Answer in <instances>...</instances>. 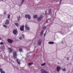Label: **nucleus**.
I'll return each mask as SVG.
<instances>
[{
  "instance_id": "nucleus-1",
  "label": "nucleus",
  "mask_w": 73,
  "mask_h": 73,
  "mask_svg": "<svg viewBox=\"0 0 73 73\" xmlns=\"http://www.w3.org/2000/svg\"><path fill=\"white\" fill-rule=\"evenodd\" d=\"M44 17V16L42 15H41L40 17H37V21L38 22L40 21Z\"/></svg>"
},
{
  "instance_id": "nucleus-2",
  "label": "nucleus",
  "mask_w": 73,
  "mask_h": 73,
  "mask_svg": "<svg viewBox=\"0 0 73 73\" xmlns=\"http://www.w3.org/2000/svg\"><path fill=\"white\" fill-rule=\"evenodd\" d=\"M13 56H14V57L16 58H17V52H13Z\"/></svg>"
},
{
  "instance_id": "nucleus-3",
  "label": "nucleus",
  "mask_w": 73,
  "mask_h": 73,
  "mask_svg": "<svg viewBox=\"0 0 73 73\" xmlns=\"http://www.w3.org/2000/svg\"><path fill=\"white\" fill-rule=\"evenodd\" d=\"M14 35H16L17 34V29H14L13 32Z\"/></svg>"
},
{
  "instance_id": "nucleus-4",
  "label": "nucleus",
  "mask_w": 73,
  "mask_h": 73,
  "mask_svg": "<svg viewBox=\"0 0 73 73\" xmlns=\"http://www.w3.org/2000/svg\"><path fill=\"white\" fill-rule=\"evenodd\" d=\"M7 41L9 43H10V44H12L13 42V40L12 39H8L7 40Z\"/></svg>"
},
{
  "instance_id": "nucleus-5",
  "label": "nucleus",
  "mask_w": 73,
  "mask_h": 73,
  "mask_svg": "<svg viewBox=\"0 0 73 73\" xmlns=\"http://www.w3.org/2000/svg\"><path fill=\"white\" fill-rule=\"evenodd\" d=\"M25 28L27 30V31H30V27L28 26V25L27 24H26L25 25Z\"/></svg>"
},
{
  "instance_id": "nucleus-6",
  "label": "nucleus",
  "mask_w": 73,
  "mask_h": 73,
  "mask_svg": "<svg viewBox=\"0 0 73 73\" xmlns=\"http://www.w3.org/2000/svg\"><path fill=\"white\" fill-rule=\"evenodd\" d=\"M42 42V40H41V39H40L39 40V41H38V45L39 46H40V45H41V44Z\"/></svg>"
},
{
  "instance_id": "nucleus-7",
  "label": "nucleus",
  "mask_w": 73,
  "mask_h": 73,
  "mask_svg": "<svg viewBox=\"0 0 73 73\" xmlns=\"http://www.w3.org/2000/svg\"><path fill=\"white\" fill-rule=\"evenodd\" d=\"M24 25H23L21 27V28H20V29L21 31H24Z\"/></svg>"
},
{
  "instance_id": "nucleus-8",
  "label": "nucleus",
  "mask_w": 73,
  "mask_h": 73,
  "mask_svg": "<svg viewBox=\"0 0 73 73\" xmlns=\"http://www.w3.org/2000/svg\"><path fill=\"white\" fill-rule=\"evenodd\" d=\"M41 72L42 73H48V72L46 71L44 69H42L41 70Z\"/></svg>"
},
{
  "instance_id": "nucleus-9",
  "label": "nucleus",
  "mask_w": 73,
  "mask_h": 73,
  "mask_svg": "<svg viewBox=\"0 0 73 73\" xmlns=\"http://www.w3.org/2000/svg\"><path fill=\"white\" fill-rule=\"evenodd\" d=\"M61 69V67H60V66H58L57 67V68H56V70L57 72H60V70Z\"/></svg>"
},
{
  "instance_id": "nucleus-10",
  "label": "nucleus",
  "mask_w": 73,
  "mask_h": 73,
  "mask_svg": "<svg viewBox=\"0 0 73 73\" xmlns=\"http://www.w3.org/2000/svg\"><path fill=\"white\" fill-rule=\"evenodd\" d=\"M44 32V30H42L40 34V37L42 36V35H43V33Z\"/></svg>"
},
{
  "instance_id": "nucleus-11",
  "label": "nucleus",
  "mask_w": 73,
  "mask_h": 73,
  "mask_svg": "<svg viewBox=\"0 0 73 73\" xmlns=\"http://www.w3.org/2000/svg\"><path fill=\"white\" fill-rule=\"evenodd\" d=\"M0 71L1 73H5V72L4 71H3V69L2 68L0 69Z\"/></svg>"
},
{
  "instance_id": "nucleus-12",
  "label": "nucleus",
  "mask_w": 73,
  "mask_h": 73,
  "mask_svg": "<svg viewBox=\"0 0 73 73\" xmlns=\"http://www.w3.org/2000/svg\"><path fill=\"white\" fill-rule=\"evenodd\" d=\"M9 20H7L5 22V24L8 25V24H9Z\"/></svg>"
},
{
  "instance_id": "nucleus-13",
  "label": "nucleus",
  "mask_w": 73,
  "mask_h": 73,
  "mask_svg": "<svg viewBox=\"0 0 73 73\" xmlns=\"http://www.w3.org/2000/svg\"><path fill=\"white\" fill-rule=\"evenodd\" d=\"M9 51V52H12V49L10 48H8Z\"/></svg>"
},
{
  "instance_id": "nucleus-14",
  "label": "nucleus",
  "mask_w": 73,
  "mask_h": 73,
  "mask_svg": "<svg viewBox=\"0 0 73 73\" xmlns=\"http://www.w3.org/2000/svg\"><path fill=\"white\" fill-rule=\"evenodd\" d=\"M48 44H54V43L53 42H49Z\"/></svg>"
},
{
  "instance_id": "nucleus-15",
  "label": "nucleus",
  "mask_w": 73,
  "mask_h": 73,
  "mask_svg": "<svg viewBox=\"0 0 73 73\" xmlns=\"http://www.w3.org/2000/svg\"><path fill=\"white\" fill-rule=\"evenodd\" d=\"M20 17H21V15H19V16H17V18L18 19L17 21H19V20H20Z\"/></svg>"
},
{
  "instance_id": "nucleus-16",
  "label": "nucleus",
  "mask_w": 73,
  "mask_h": 73,
  "mask_svg": "<svg viewBox=\"0 0 73 73\" xmlns=\"http://www.w3.org/2000/svg\"><path fill=\"white\" fill-rule=\"evenodd\" d=\"M33 17L34 19H37V17H38V16L37 15H35Z\"/></svg>"
},
{
  "instance_id": "nucleus-17",
  "label": "nucleus",
  "mask_w": 73,
  "mask_h": 73,
  "mask_svg": "<svg viewBox=\"0 0 73 73\" xmlns=\"http://www.w3.org/2000/svg\"><path fill=\"white\" fill-rule=\"evenodd\" d=\"M0 48L2 49H4L5 47L4 46V45H3L1 46Z\"/></svg>"
},
{
  "instance_id": "nucleus-18",
  "label": "nucleus",
  "mask_w": 73,
  "mask_h": 73,
  "mask_svg": "<svg viewBox=\"0 0 73 73\" xmlns=\"http://www.w3.org/2000/svg\"><path fill=\"white\" fill-rule=\"evenodd\" d=\"M15 26H16V27H19V24H18L17 23H15Z\"/></svg>"
},
{
  "instance_id": "nucleus-19",
  "label": "nucleus",
  "mask_w": 73,
  "mask_h": 73,
  "mask_svg": "<svg viewBox=\"0 0 73 73\" xmlns=\"http://www.w3.org/2000/svg\"><path fill=\"white\" fill-rule=\"evenodd\" d=\"M51 9H50V10H49V11H48V14H49V15H50V14H51Z\"/></svg>"
},
{
  "instance_id": "nucleus-20",
  "label": "nucleus",
  "mask_w": 73,
  "mask_h": 73,
  "mask_svg": "<svg viewBox=\"0 0 73 73\" xmlns=\"http://www.w3.org/2000/svg\"><path fill=\"white\" fill-rule=\"evenodd\" d=\"M3 26L4 27H5V28L6 29H7V28H8V26L5 25H3Z\"/></svg>"
},
{
  "instance_id": "nucleus-21",
  "label": "nucleus",
  "mask_w": 73,
  "mask_h": 73,
  "mask_svg": "<svg viewBox=\"0 0 73 73\" xmlns=\"http://www.w3.org/2000/svg\"><path fill=\"white\" fill-rule=\"evenodd\" d=\"M45 64H46V63H44L43 64H41V66H44V65H45Z\"/></svg>"
},
{
  "instance_id": "nucleus-22",
  "label": "nucleus",
  "mask_w": 73,
  "mask_h": 73,
  "mask_svg": "<svg viewBox=\"0 0 73 73\" xmlns=\"http://www.w3.org/2000/svg\"><path fill=\"white\" fill-rule=\"evenodd\" d=\"M3 14L4 15H6V14H7V11H4Z\"/></svg>"
},
{
  "instance_id": "nucleus-23",
  "label": "nucleus",
  "mask_w": 73,
  "mask_h": 73,
  "mask_svg": "<svg viewBox=\"0 0 73 73\" xmlns=\"http://www.w3.org/2000/svg\"><path fill=\"white\" fill-rule=\"evenodd\" d=\"M19 39L20 40H22L23 39V38H22V35H21V36L19 38Z\"/></svg>"
},
{
  "instance_id": "nucleus-24",
  "label": "nucleus",
  "mask_w": 73,
  "mask_h": 73,
  "mask_svg": "<svg viewBox=\"0 0 73 73\" xmlns=\"http://www.w3.org/2000/svg\"><path fill=\"white\" fill-rule=\"evenodd\" d=\"M28 19H29V20H30V19H31V16L29 15V16L28 17Z\"/></svg>"
},
{
  "instance_id": "nucleus-25",
  "label": "nucleus",
  "mask_w": 73,
  "mask_h": 73,
  "mask_svg": "<svg viewBox=\"0 0 73 73\" xmlns=\"http://www.w3.org/2000/svg\"><path fill=\"white\" fill-rule=\"evenodd\" d=\"M33 63H29V66H31V65H33Z\"/></svg>"
},
{
  "instance_id": "nucleus-26",
  "label": "nucleus",
  "mask_w": 73,
  "mask_h": 73,
  "mask_svg": "<svg viewBox=\"0 0 73 73\" xmlns=\"http://www.w3.org/2000/svg\"><path fill=\"white\" fill-rule=\"evenodd\" d=\"M62 70L63 71H65V70H66V69H65V68H62Z\"/></svg>"
},
{
  "instance_id": "nucleus-27",
  "label": "nucleus",
  "mask_w": 73,
  "mask_h": 73,
  "mask_svg": "<svg viewBox=\"0 0 73 73\" xmlns=\"http://www.w3.org/2000/svg\"><path fill=\"white\" fill-rule=\"evenodd\" d=\"M29 15H25V17H26L27 18H28V16H29Z\"/></svg>"
},
{
  "instance_id": "nucleus-28",
  "label": "nucleus",
  "mask_w": 73,
  "mask_h": 73,
  "mask_svg": "<svg viewBox=\"0 0 73 73\" xmlns=\"http://www.w3.org/2000/svg\"><path fill=\"white\" fill-rule=\"evenodd\" d=\"M19 51H20V52H21V51H23V49L21 48H20L19 49Z\"/></svg>"
},
{
  "instance_id": "nucleus-29",
  "label": "nucleus",
  "mask_w": 73,
  "mask_h": 73,
  "mask_svg": "<svg viewBox=\"0 0 73 73\" xmlns=\"http://www.w3.org/2000/svg\"><path fill=\"white\" fill-rule=\"evenodd\" d=\"M46 26L44 27H43V30H44V29H46Z\"/></svg>"
},
{
  "instance_id": "nucleus-30",
  "label": "nucleus",
  "mask_w": 73,
  "mask_h": 73,
  "mask_svg": "<svg viewBox=\"0 0 73 73\" xmlns=\"http://www.w3.org/2000/svg\"><path fill=\"white\" fill-rule=\"evenodd\" d=\"M22 37H23V38H24V37H25V35L24 34H23V35H22Z\"/></svg>"
},
{
  "instance_id": "nucleus-31",
  "label": "nucleus",
  "mask_w": 73,
  "mask_h": 73,
  "mask_svg": "<svg viewBox=\"0 0 73 73\" xmlns=\"http://www.w3.org/2000/svg\"><path fill=\"white\" fill-rule=\"evenodd\" d=\"M10 16H11V15H8V19H9L10 18Z\"/></svg>"
},
{
  "instance_id": "nucleus-32",
  "label": "nucleus",
  "mask_w": 73,
  "mask_h": 73,
  "mask_svg": "<svg viewBox=\"0 0 73 73\" xmlns=\"http://www.w3.org/2000/svg\"><path fill=\"white\" fill-rule=\"evenodd\" d=\"M23 3H24V2H23V1H22L21 3V5H23Z\"/></svg>"
},
{
  "instance_id": "nucleus-33",
  "label": "nucleus",
  "mask_w": 73,
  "mask_h": 73,
  "mask_svg": "<svg viewBox=\"0 0 73 73\" xmlns=\"http://www.w3.org/2000/svg\"><path fill=\"white\" fill-rule=\"evenodd\" d=\"M18 64H19V65H20V63L19 62V61H17Z\"/></svg>"
},
{
  "instance_id": "nucleus-34",
  "label": "nucleus",
  "mask_w": 73,
  "mask_h": 73,
  "mask_svg": "<svg viewBox=\"0 0 73 73\" xmlns=\"http://www.w3.org/2000/svg\"><path fill=\"white\" fill-rule=\"evenodd\" d=\"M0 44L1 45H3V44H4V43H3L2 42H1L0 43Z\"/></svg>"
},
{
  "instance_id": "nucleus-35",
  "label": "nucleus",
  "mask_w": 73,
  "mask_h": 73,
  "mask_svg": "<svg viewBox=\"0 0 73 73\" xmlns=\"http://www.w3.org/2000/svg\"><path fill=\"white\" fill-rule=\"evenodd\" d=\"M60 1L59 4H60V3H61V2L62 1V0H58L59 1H60Z\"/></svg>"
},
{
  "instance_id": "nucleus-36",
  "label": "nucleus",
  "mask_w": 73,
  "mask_h": 73,
  "mask_svg": "<svg viewBox=\"0 0 73 73\" xmlns=\"http://www.w3.org/2000/svg\"><path fill=\"white\" fill-rule=\"evenodd\" d=\"M69 57H67V60H69Z\"/></svg>"
},
{
  "instance_id": "nucleus-37",
  "label": "nucleus",
  "mask_w": 73,
  "mask_h": 73,
  "mask_svg": "<svg viewBox=\"0 0 73 73\" xmlns=\"http://www.w3.org/2000/svg\"><path fill=\"white\" fill-rule=\"evenodd\" d=\"M46 35V33H45L44 35V37H45V35Z\"/></svg>"
},
{
  "instance_id": "nucleus-38",
  "label": "nucleus",
  "mask_w": 73,
  "mask_h": 73,
  "mask_svg": "<svg viewBox=\"0 0 73 73\" xmlns=\"http://www.w3.org/2000/svg\"><path fill=\"white\" fill-rule=\"evenodd\" d=\"M61 34L62 35H64V33H61Z\"/></svg>"
},
{
  "instance_id": "nucleus-39",
  "label": "nucleus",
  "mask_w": 73,
  "mask_h": 73,
  "mask_svg": "<svg viewBox=\"0 0 73 73\" xmlns=\"http://www.w3.org/2000/svg\"><path fill=\"white\" fill-rule=\"evenodd\" d=\"M62 44H64V42H63V41H62Z\"/></svg>"
},
{
  "instance_id": "nucleus-40",
  "label": "nucleus",
  "mask_w": 73,
  "mask_h": 73,
  "mask_svg": "<svg viewBox=\"0 0 73 73\" xmlns=\"http://www.w3.org/2000/svg\"><path fill=\"white\" fill-rule=\"evenodd\" d=\"M17 61H19V59H17Z\"/></svg>"
},
{
  "instance_id": "nucleus-41",
  "label": "nucleus",
  "mask_w": 73,
  "mask_h": 73,
  "mask_svg": "<svg viewBox=\"0 0 73 73\" xmlns=\"http://www.w3.org/2000/svg\"><path fill=\"white\" fill-rule=\"evenodd\" d=\"M25 1V0H22V1H23L24 2V1Z\"/></svg>"
},
{
  "instance_id": "nucleus-42",
  "label": "nucleus",
  "mask_w": 73,
  "mask_h": 73,
  "mask_svg": "<svg viewBox=\"0 0 73 73\" xmlns=\"http://www.w3.org/2000/svg\"><path fill=\"white\" fill-rule=\"evenodd\" d=\"M48 21V20H47V21H46V22H47V21Z\"/></svg>"
},
{
  "instance_id": "nucleus-43",
  "label": "nucleus",
  "mask_w": 73,
  "mask_h": 73,
  "mask_svg": "<svg viewBox=\"0 0 73 73\" xmlns=\"http://www.w3.org/2000/svg\"><path fill=\"white\" fill-rule=\"evenodd\" d=\"M2 0V1H3V0Z\"/></svg>"
},
{
  "instance_id": "nucleus-44",
  "label": "nucleus",
  "mask_w": 73,
  "mask_h": 73,
  "mask_svg": "<svg viewBox=\"0 0 73 73\" xmlns=\"http://www.w3.org/2000/svg\"><path fill=\"white\" fill-rule=\"evenodd\" d=\"M58 64H59V63H58Z\"/></svg>"
}]
</instances>
